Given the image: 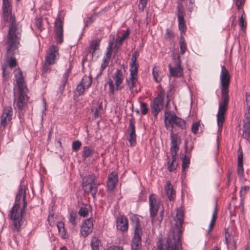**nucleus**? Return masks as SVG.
Returning <instances> with one entry per match:
<instances>
[{"mask_svg":"<svg viewBox=\"0 0 250 250\" xmlns=\"http://www.w3.org/2000/svg\"><path fill=\"white\" fill-rule=\"evenodd\" d=\"M175 219V227L168 233L166 244L163 245L162 239H159L157 244V250H179L181 246L180 239L184 221L183 210L180 209L177 210Z\"/></svg>","mask_w":250,"mask_h":250,"instance_id":"obj_1","label":"nucleus"},{"mask_svg":"<svg viewBox=\"0 0 250 250\" xmlns=\"http://www.w3.org/2000/svg\"><path fill=\"white\" fill-rule=\"evenodd\" d=\"M26 206L25 187L21 184L15 197V205L8 215L12 221L14 230L18 231L23 224V214Z\"/></svg>","mask_w":250,"mask_h":250,"instance_id":"obj_2","label":"nucleus"},{"mask_svg":"<svg viewBox=\"0 0 250 250\" xmlns=\"http://www.w3.org/2000/svg\"><path fill=\"white\" fill-rule=\"evenodd\" d=\"M221 100L219 102L218 111L217 114V125L222 127L224 121V115L227 111L229 103V87L230 83V75L224 65L221 67L220 74Z\"/></svg>","mask_w":250,"mask_h":250,"instance_id":"obj_3","label":"nucleus"},{"mask_svg":"<svg viewBox=\"0 0 250 250\" xmlns=\"http://www.w3.org/2000/svg\"><path fill=\"white\" fill-rule=\"evenodd\" d=\"M21 35L13 34L11 37L7 35L6 43L7 44L6 56V64L2 65V74L3 76L6 74V69L8 65L11 68H14L17 64V60L14 56L18 52V47Z\"/></svg>","mask_w":250,"mask_h":250,"instance_id":"obj_4","label":"nucleus"},{"mask_svg":"<svg viewBox=\"0 0 250 250\" xmlns=\"http://www.w3.org/2000/svg\"><path fill=\"white\" fill-rule=\"evenodd\" d=\"M3 17L5 21L9 22L8 34L10 37L13 34L21 35V26L16 22V18L12 14L11 5L9 0H2Z\"/></svg>","mask_w":250,"mask_h":250,"instance_id":"obj_5","label":"nucleus"},{"mask_svg":"<svg viewBox=\"0 0 250 250\" xmlns=\"http://www.w3.org/2000/svg\"><path fill=\"white\" fill-rule=\"evenodd\" d=\"M176 9V15L178 18V27L181 34L179 42L181 54H184L187 49V45L185 42V40L182 35V33H184L187 29L185 25V21L184 20L185 13L184 11V7L181 3L178 4Z\"/></svg>","mask_w":250,"mask_h":250,"instance_id":"obj_6","label":"nucleus"},{"mask_svg":"<svg viewBox=\"0 0 250 250\" xmlns=\"http://www.w3.org/2000/svg\"><path fill=\"white\" fill-rule=\"evenodd\" d=\"M112 78L115 81V84H114L113 81L110 78L107 82V83L109 86L108 93L110 96L114 95L115 90H121L123 88L121 86L124 81V75L122 70L117 69Z\"/></svg>","mask_w":250,"mask_h":250,"instance_id":"obj_7","label":"nucleus"},{"mask_svg":"<svg viewBox=\"0 0 250 250\" xmlns=\"http://www.w3.org/2000/svg\"><path fill=\"white\" fill-rule=\"evenodd\" d=\"M173 124L181 129H184L186 126V123L183 119L177 117L174 113L171 114L170 112L167 113L165 112V125L167 129L173 130Z\"/></svg>","mask_w":250,"mask_h":250,"instance_id":"obj_8","label":"nucleus"},{"mask_svg":"<svg viewBox=\"0 0 250 250\" xmlns=\"http://www.w3.org/2000/svg\"><path fill=\"white\" fill-rule=\"evenodd\" d=\"M143 230L139 222L134 225V236L131 240V250H142V236Z\"/></svg>","mask_w":250,"mask_h":250,"instance_id":"obj_9","label":"nucleus"},{"mask_svg":"<svg viewBox=\"0 0 250 250\" xmlns=\"http://www.w3.org/2000/svg\"><path fill=\"white\" fill-rule=\"evenodd\" d=\"M160 200L158 196L152 193L149 196V210L152 223L156 221V216L160 207Z\"/></svg>","mask_w":250,"mask_h":250,"instance_id":"obj_10","label":"nucleus"},{"mask_svg":"<svg viewBox=\"0 0 250 250\" xmlns=\"http://www.w3.org/2000/svg\"><path fill=\"white\" fill-rule=\"evenodd\" d=\"M165 98V93L161 92L151 102L150 104L151 110L153 116L157 117L159 113L163 108V102Z\"/></svg>","mask_w":250,"mask_h":250,"instance_id":"obj_11","label":"nucleus"},{"mask_svg":"<svg viewBox=\"0 0 250 250\" xmlns=\"http://www.w3.org/2000/svg\"><path fill=\"white\" fill-rule=\"evenodd\" d=\"M173 64L168 65L170 75L173 77H180L182 75L183 69L181 66L180 56L173 58Z\"/></svg>","mask_w":250,"mask_h":250,"instance_id":"obj_12","label":"nucleus"},{"mask_svg":"<svg viewBox=\"0 0 250 250\" xmlns=\"http://www.w3.org/2000/svg\"><path fill=\"white\" fill-rule=\"evenodd\" d=\"M59 47L52 45L48 49L45 56V62L47 64H54L59 57Z\"/></svg>","mask_w":250,"mask_h":250,"instance_id":"obj_13","label":"nucleus"},{"mask_svg":"<svg viewBox=\"0 0 250 250\" xmlns=\"http://www.w3.org/2000/svg\"><path fill=\"white\" fill-rule=\"evenodd\" d=\"M129 125L127 128V139L131 146H134L136 144V134L135 132V120L131 118L129 121Z\"/></svg>","mask_w":250,"mask_h":250,"instance_id":"obj_14","label":"nucleus"},{"mask_svg":"<svg viewBox=\"0 0 250 250\" xmlns=\"http://www.w3.org/2000/svg\"><path fill=\"white\" fill-rule=\"evenodd\" d=\"M13 113V108L11 106H7L3 108L2 113L0 117V123L2 126L5 127L11 121Z\"/></svg>","mask_w":250,"mask_h":250,"instance_id":"obj_15","label":"nucleus"},{"mask_svg":"<svg viewBox=\"0 0 250 250\" xmlns=\"http://www.w3.org/2000/svg\"><path fill=\"white\" fill-rule=\"evenodd\" d=\"M63 25L61 18L58 17L55 21V38L57 43L63 42Z\"/></svg>","mask_w":250,"mask_h":250,"instance_id":"obj_16","label":"nucleus"},{"mask_svg":"<svg viewBox=\"0 0 250 250\" xmlns=\"http://www.w3.org/2000/svg\"><path fill=\"white\" fill-rule=\"evenodd\" d=\"M242 130V137L249 141L250 137V109L245 112Z\"/></svg>","mask_w":250,"mask_h":250,"instance_id":"obj_17","label":"nucleus"},{"mask_svg":"<svg viewBox=\"0 0 250 250\" xmlns=\"http://www.w3.org/2000/svg\"><path fill=\"white\" fill-rule=\"evenodd\" d=\"M93 220L91 218L85 219L83 223L81 233L84 237H87L93 230Z\"/></svg>","mask_w":250,"mask_h":250,"instance_id":"obj_18","label":"nucleus"},{"mask_svg":"<svg viewBox=\"0 0 250 250\" xmlns=\"http://www.w3.org/2000/svg\"><path fill=\"white\" fill-rule=\"evenodd\" d=\"M118 181V177L117 174L114 171L110 173L107 178V190L109 191L114 190Z\"/></svg>","mask_w":250,"mask_h":250,"instance_id":"obj_19","label":"nucleus"},{"mask_svg":"<svg viewBox=\"0 0 250 250\" xmlns=\"http://www.w3.org/2000/svg\"><path fill=\"white\" fill-rule=\"evenodd\" d=\"M243 151L241 148L238 150L237 156V174L239 177L242 178L244 176V168H243Z\"/></svg>","mask_w":250,"mask_h":250,"instance_id":"obj_20","label":"nucleus"},{"mask_svg":"<svg viewBox=\"0 0 250 250\" xmlns=\"http://www.w3.org/2000/svg\"><path fill=\"white\" fill-rule=\"evenodd\" d=\"M192 146L191 147L190 151L189 152H188V146L187 144H185V149L186 153H187V154L182 155L181 157V159L182 161V168L183 171H185L186 169L189 167L190 164V157L189 156V153L190 151L192 150Z\"/></svg>","mask_w":250,"mask_h":250,"instance_id":"obj_21","label":"nucleus"},{"mask_svg":"<svg viewBox=\"0 0 250 250\" xmlns=\"http://www.w3.org/2000/svg\"><path fill=\"white\" fill-rule=\"evenodd\" d=\"M26 95L24 91H19L17 102L15 106V109L18 110H23L26 104L25 98Z\"/></svg>","mask_w":250,"mask_h":250,"instance_id":"obj_22","label":"nucleus"},{"mask_svg":"<svg viewBox=\"0 0 250 250\" xmlns=\"http://www.w3.org/2000/svg\"><path fill=\"white\" fill-rule=\"evenodd\" d=\"M128 221L127 219L124 216H120L118 217L117 220L116 227L118 229L125 231L128 229Z\"/></svg>","mask_w":250,"mask_h":250,"instance_id":"obj_23","label":"nucleus"},{"mask_svg":"<svg viewBox=\"0 0 250 250\" xmlns=\"http://www.w3.org/2000/svg\"><path fill=\"white\" fill-rule=\"evenodd\" d=\"M165 190L169 200H172L175 197V192L170 181H167L165 186Z\"/></svg>","mask_w":250,"mask_h":250,"instance_id":"obj_24","label":"nucleus"},{"mask_svg":"<svg viewBox=\"0 0 250 250\" xmlns=\"http://www.w3.org/2000/svg\"><path fill=\"white\" fill-rule=\"evenodd\" d=\"M100 42V40L96 39L92 40L90 43L88 49V53L91 54L92 57L95 51L99 49Z\"/></svg>","mask_w":250,"mask_h":250,"instance_id":"obj_25","label":"nucleus"},{"mask_svg":"<svg viewBox=\"0 0 250 250\" xmlns=\"http://www.w3.org/2000/svg\"><path fill=\"white\" fill-rule=\"evenodd\" d=\"M99 184L97 183L88 185L87 187H83L85 192H90L92 197L94 198L98 191Z\"/></svg>","mask_w":250,"mask_h":250,"instance_id":"obj_26","label":"nucleus"},{"mask_svg":"<svg viewBox=\"0 0 250 250\" xmlns=\"http://www.w3.org/2000/svg\"><path fill=\"white\" fill-rule=\"evenodd\" d=\"M15 78L16 79L17 83L18 84L19 91H24V86L23 84L24 79L21 71L15 75Z\"/></svg>","mask_w":250,"mask_h":250,"instance_id":"obj_27","label":"nucleus"},{"mask_svg":"<svg viewBox=\"0 0 250 250\" xmlns=\"http://www.w3.org/2000/svg\"><path fill=\"white\" fill-rule=\"evenodd\" d=\"M138 82V78L129 77L126 79V83L131 93L134 91V88L135 86L136 83Z\"/></svg>","mask_w":250,"mask_h":250,"instance_id":"obj_28","label":"nucleus"},{"mask_svg":"<svg viewBox=\"0 0 250 250\" xmlns=\"http://www.w3.org/2000/svg\"><path fill=\"white\" fill-rule=\"evenodd\" d=\"M217 217V204L215 205V207L214 209L212 215V218L210 222L209 227L208 230V234H209L211 231H212V229L213 228L215 223L216 222V219Z\"/></svg>","mask_w":250,"mask_h":250,"instance_id":"obj_29","label":"nucleus"},{"mask_svg":"<svg viewBox=\"0 0 250 250\" xmlns=\"http://www.w3.org/2000/svg\"><path fill=\"white\" fill-rule=\"evenodd\" d=\"M93 152L94 149L91 147L84 146L82 152V157L83 160H85L88 157L91 156Z\"/></svg>","mask_w":250,"mask_h":250,"instance_id":"obj_30","label":"nucleus"},{"mask_svg":"<svg viewBox=\"0 0 250 250\" xmlns=\"http://www.w3.org/2000/svg\"><path fill=\"white\" fill-rule=\"evenodd\" d=\"M129 35V29H127L126 30V32L124 34H123L122 37H121L119 39H117L116 40V43H118L119 45V46H118V45H117V44H115L114 45V48L116 49L117 51L119 49L120 46H121L123 44L124 41L125 39L128 38Z\"/></svg>","mask_w":250,"mask_h":250,"instance_id":"obj_31","label":"nucleus"},{"mask_svg":"<svg viewBox=\"0 0 250 250\" xmlns=\"http://www.w3.org/2000/svg\"><path fill=\"white\" fill-rule=\"evenodd\" d=\"M101 240L96 236H93L90 242L92 250H99Z\"/></svg>","mask_w":250,"mask_h":250,"instance_id":"obj_32","label":"nucleus"},{"mask_svg":"<svg viewBox=\"0 0 250 250\" xmlns=\"http://www.w3.org/2000/svg\"><path fill=\"white\" fill-rule=\"evenodd\" d=\"M171 146H178L180 142V139L178 134L174 133L173 130H170Z\"/></svg>","mask_w":250,"mask_h":250,"instance_id":"obj_33","label":"nucleus"},{"mask_svg":"<svg viewBox=\"0 0 250 250\" xmlns=\"http://www.w3.org/2000/svg\"><path fill=\"white\" fill-rule=\"evenodd\" d=\"M92 82V78L91 76H84L82 79L81 83L86 88H88L91 85Z\"/></svg>","mask_w":250,"mask_h":250,"instance_id":"obj_34","label":"nucleus"},{"mask_svg":"<svg viewBox=\"0 0 250 250\" xmlns=\"http://www.w3.org/2000/svg\"><path fill=\"white\" fill-rule=\"evenodd\" d=\"M96 176L94 174L88 175L86 177L85 181L83 184V187H87L88 185L96 183L95 182Z\"/></svg>","mask_w":250,"mask_h":250,"instance_id":"obj_35","label":"nucleus"},{"mask_svg":"<svg viewBox=\"0 0 250 250\" xmlns=\"http://www.w3.org/2000/svg\"><path fill=\"white\" fill-rule=\"evenodd\" d=\"M129 77L137 78L138 76V65L137 64L130 65Z\"/></svg>","mask_w":250,"mask_h":250,"instance_id":"obj_36","label":"nucleus"},{"mask_svg":"<svg viewBox=\"0 0 250 250\" xmlns=\"http://www.w3.org/2000/svg\"><path fill=\"white\" fill-rule=\"evenodd\" d=\"M88 212L89 208H87L86 206H84L80 208L78 211V214L81 217H86L88 215Z\"/></svg>","mask_w":250,"mask_h":250,"instance_id":"obj_37","label":"nucleus"},{"mask_svg":"<svg viewBox=\"0 0 250 250\" xmlns=\"http://www.w3.org/2000/svg\"><path fill=\"white\" fill-rule=\"evenodd\" d=\"M179 150L178 146H170V153L171 155V159L173 161H175L176 159V156L177 152Z\"/></svg>","mask_w":250,"mask_h":250,"instance_id":"obj_38","label":"nucleus"},{"mask_svg":"<svg viewBox=\"0 0 250 250\" xmlns=\"http://www.w3.org/2000/svg\"><path fill=\"white\" fill-rule=\"evenodd\" d=\"M82 146L81 142L79 140L73 142L72 144V148L73 151L77 152Z\"/></svg>","mask_w":250,"mask_h":250,"instance_id":"obj_39","label":"nucleus"},{"mask_svg":"<svg viewBox=\"0 0 250 250\" xmlns=\"http://www.w3.org/2000/svg\"><path fill=\"white\" fill-rule=\"evenodd\" d=\"M57 228L59 232L62 234V237L64 238V236L65 235V232L64 230L63 223L62 222H59L57 225Z\"/></svg>","mask_w":250,"mask_h":250,"instance_id":"obj_40","label":"nucleus"},{"mask_svg":"<svg viewBox=\"0 0 250 250\" xmlns=\"http://www.w3.org/2000/svg\"><path fill=\"white\" fill-rule=\"evenodd\" d=\"M112 51V47L108 46L106 48V55L104 57L103 59H106V60L110 61Z\"/></svg>","mask_w":250,"mask_h":250,"instance_id":"obj_41","label":"nucleus"},{"mask_svg":"<svg viewBox=\"0 0 250 250\" xmlns=\"http://www.w3.org/2000/svg\"><path fill=\"white\" fill-rule=\"evenodd\" d=\"M140 107L141 109V113L143 115H146L147 113L148 109L147 108V104L144 102L140 103Z\"/></svg>","mask_w":250,"mask_h":250,"instance_id":"obj_42","label":"nucleus"},{"mask_svg":"<svg viewBox=\"0 0 250 250\" xmlns=\"http://www.w3.org/2000/svg\"><path fill=\"white\" fill-rule=\"evenodd\" d=\"M35 24L38 30H39L40 31H42V19L41 18H37L35 20Z\"/></svg>","mask_w":250,"mask_h":250,"instance_id":"obj_43","label":"nucleus"},{"mask_svg":"<svg viewBox=\"0 0 250 250\" xmlns=\"http://www.w3.org/2000/svg\"><path fill=\"white\" fill-rule=\"evenodd\" d=\"M86 89L81 83L77 85L76 90L79 95H82L83 94L85 89Z\"/></svg>","mask_w":250,"mask_h":250,"instance_id":"obj_44","label":"nucleus"},{"mask_svg":"<svg viewBox=\"0 0 250 250\" xmlns=\"http://www.w3.org/2000/svg\"><path fill=\"white\" fill-rule=\"evenodd\" d=\"M152 75H153V77L154 78V80L155 81H156V82H159L160 80L158 79V68L155 66L153 67V70H152Z\"/></svg>","mask_w":250,"mask_h":250,"instance_id":"obj_45","label":"nucleus"},{"mask_svg":"<svg viewBox=\"0 0 250 250\" xmlns=\"http://www.w3.org/2000/svg\"><path fill=\"white\" fill-rule=\"evenodd\" d=\"M174 161H173V159H172L171 161H169L168 162L167 169L169 172H172L176 168V165L174 164Z\"/></svg>","mask_w":250,"mask_h":250,"instance_id":"obj_46","label":"nucleus"},{"mask_svg":"<svg viewBox=\"0 0 250 250\" xmlns=\"http://www.w3.org/2000/svg\"><path fill=\"white\" fill-rule=\"evenodd\" d=\"M250 188L248 186H244L241 188V189L240 191V196L241 198H243L246 195L247 192L249 190Z\"/></svg>","mask_w":250,"mask_h":250,"instance_id":"obj_47","label":"nucleus"},{"mask_svg":"<svg viewBox=\"0 0 250 250\" xmlns=\"http://www.w3.org/2000/svg\"><path fill=\"white\" fill-rule=\"evenodd\" d=\"M239 25L243 31H245L246 28V23L243 17V15H241L239 18Z\"/></svg>","mask_w":250,"mask_h":250,"instance_id":"obj_48","label":"nucleus"},{"mask_svg":"<svg viewBox=\"0 0 250 250\" xmlns=\"http://www.w3.org/2000/svg\"><path fill=\"white\" fill-rule=\"evenodd\" d=\"M173 36L174 34L172 31L170 29L167 28L165 35V38L167 40H170Z\"/></svg>","mask_w":250,"mask_h":250,"instance_id":"obj_49","label":"nucleus"},{"mask_svg":"<svg viewBox=\"0 0 250 250\" xmlns=\"http://www.w3.org/2000/svg\"><path fill=\"white\" fill-rule=\"evenodd\" d=\"M77 216L76 213H71L69 217V222L73 225L77 224L76 218Z\"/></svg>","mask_w":250,"mask_h":250,"instance_id":"obj_50","label":"nucleus"},{"mask_svg":"<svg viewBox=\"0 0 250 250\" xmlns=\"http://www.w3.org/2000/svg\"><path fill=\"white\" fill-rule=\"evenodd\" d=\"M147 2V0H140L139 4V9L140 11H143L145 7L146 6Z\"/></svg>","mask_w":250,"mask_h":250,"instance_id":"obj_51","label":"nucleus"},{"mask_svg":"<svg viewBox=\"0 0 250 250\" xmlns=\"http://www.w3.org/2000/svg\"><path fill=\"white\" fill-rule=\"evenodd\" d=\"M199 126L200 123L199 122H196L192 125L191 130L193 133L196 134L198 132Z\"/></svg>","mask_w":250,"mask_h":250,"instance_id":"obj_52","label":"nucleus"},{"mask_svg":"<svg viewBox=\"0 0 250 250\" xmlns=\"http://www.w3.org/2000/svg\"><path fill=\"white\" fill-rule=\"evenodd\" d=\"M104 250H123V248L120 246L111 245Z\"/></svg>","mask_w":250,"mask_h":250,"instance_id":"obj_53","label":"nucleus"},{"mask_svg":"<svg viewBox=\"0 0 250 250\" xmlns=\"http://www.w3.org/2000/svg\"><path fill=\"white\" fill-rule=\"evenodd\" d=\"M136 61H137V52L135 51L132 53L130 65H133L134 64H137Z\"/></svg>","mask_w":250,"mask_h":250,"instance_id":"obj_54","label":"nucleus"},{"mask_svg":"<svg viewBox=\"0 0 250 250\" xmlns=\"http://www.w3.org/2000/svg\"><path fill=\"white\" fill-rule=\"evenodd\" d=\"M67 82H64V81H61V84L60 86L59 87L58 91L61 93L62 94L64 90L65 86L67 83Z\"/></svg>","mask_w":250,"mask_h":250,"instance_id":"obj_55","label":"nucleus"},{"mask_svg":"<svg viewBox=\"0 0 250 250\" xmlns=\"http://www.w3.org/2000/svg\"><path fill=\"white\" fill-rule=\"evenodd\" d=\"M225 243L228 246L230 242V241L229 240V238L230 237V234L229 233V230H228V229H225Z\"/></svg>","mask_w":250,"mask_h":250,"instance_id":"obj_56","label":"nucleus"},{"mask_svg":"<svg viewBox=\"0 0 250 250\" xmlns=\"http://www.w3.org/2000/svg\"><path fill=\"white\" fill-rule=\"evenodd\" d=\"M234 3L238 9H240L244 3V0H234Z\"/></svg>","mask_w":250,"mask_h":250,"instance_id":"obj_57","label":"nucleus"},{"mask_svg":"<svg viewBox=\"0 0 250 250\" xmlns=\"http://www.w3.org/2000/svg\"><path fill=\"white\" fill-rule=\"evenodd\" d=\"M109 62V61L106 60V59H103V62L100 68L101 72H102L107 67Z\"/></svg>","mask_w":250,"mask_h":250,"instance_id":"obj_58","label":"nucleus"},{"mask_svg":"<svg viewBox=\"0 0 250 250\" xmlns=\"http://www.w3.org/2000/svg\"><path fill=\"white\" fill-rule=\"evenodd\" d=\"M245 103L247 107V110L250 109V95L247 93L246 94Z\"/></svg>","mask_w":250,"mask_h":250,"instance_id":"obj_59","label":"nucleus"},{"mask_svg":"<svg viewBox=\"0 0 250 250\" xmlns=\"http://www.w3.org/2000/svg\"><path fill=\"white\" fill-rule=\"evenodd\" d=\"M42 103L43 105V108L42 110V119L43 120V117L44 115L46 114V111L47 110L46 103L44 99L42 100Z\"/></svg>","mask_w":250,"mask_h":250,"instance_id":"obj_60","label":"nucleus"},{"mask_svg":"<svg viewBox=\"0 0 250 250\" xmlns=\"http://www.w3.org/2000/svg\"><path fill=\"white\" fill-rule=\"evenodd\" d=\"M194 6V3L192 2L191 0H189L188 2L187 3V6L189 11H192Z\"/></svg>","mask_w":250,"mask_h":250,"instance_id":"obj_61","label":"nucleus"},{"mask_svg":"<svg viewBox=\"0 0 250 250\" xmlns=\"http://www.w3.org/2000/svg\"><path fill=\"white\" fill-rule=\"evenodd\" d=\"M164 214V210L163 209L162 210L160 211V213H159V216L158 217V218L157 219L156 218V220L154 223H155L157 221V220H158L159 223L160 224L163 220Z\"/></svg>","mask_w":250,"mask_h":250,"instance_id":"obj_62","label":"nucleus"},{"mask_svg":"<svg viewBox=\"0 0 250 250\" xmlns=\"http://www.w3.org/2000/svg\"><path fill=\"white\" fill-rule=\"evenodd\" d=\"M23 110H18V117H19L21 123L23 121Z\"/></svg>","mask_w":250,"mask_h":250,"instance_id":"obj_63","label":"nucleus"},{"mask_svg":"<svg viewBox=\"0 0 250 250\" xmlns=\"http://www.w3.org/2000/svg\"><path fill=\"white\" fill-rule=\"evenodd\" d=\"M50 64H47L46 62L44 65L42 67V71L43 73H46L50 69Z\"/></svg>","mask_w":250,"mask_h":250,"instance_id":"obj_64","label":"nucleus"}]
</instances>
